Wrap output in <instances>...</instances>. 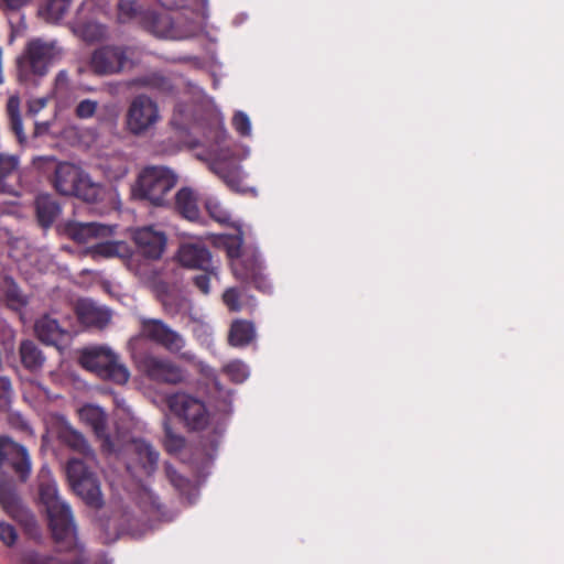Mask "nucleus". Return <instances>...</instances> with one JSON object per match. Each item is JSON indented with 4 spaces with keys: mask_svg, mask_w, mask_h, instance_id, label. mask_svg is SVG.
I'll list each match as a JSON object with an SVG mask.
<instances>
[{
    "mask_svg": "<svg viewBox=\"0 0 564 564\" xmlns=\"http://www.w3.org/2000/svg\"><path fill=\"white\" fill-rule=\"evenodd\" d=\"M39 495L41 502L45 506L50 528L59 549L68 551L76 547L77 532L72 509L59 497L56 482L48 471L41 474Z\"/></svg>",
    "mask_w": 564,
    "mask_h": 564,
    "instance_id": "f257e3e1",
    "label": "nucleus"
},
{
    "mask_svg": "<svg viewBox=\"0 0 564 564\" xmlns=\"http://www.w3.org/2000/svg\"><path fill=\"white\" fill-rule=\"evenodd\" d=\"M226 252L237 280L263 294L273 293V284L265 273V265L257 247L243 246L242 237L235 236L226 242Z\"/></svg>",
    "mask_w": 564,
    "mask_h": 564,
    "instance_id": "f03ea898",
    "label": "nucleus"
},
{
    "mask_svg": "<svg viewBox=\"0 0 564 564\" xmlns=\"http://www.w3.org/2000/svg\"><path fill=\"white\" fill-rule=\"evenodd\" d=\"M177 183L173 170L163 165L144 166L132 186L134 198L145 200L155 207L170 204V193Z\"/></svg>",
    "mask_w": 564,
    "mask_h": 564,
    "instance_id": "7ed1b4c3",
    "label": "nucleus"
},
{
    "mask_svg": "<svg viewBox=\"0 0 564 564\" xmlns=\"http://www.w3.org/2000/svg\"><path fill=\"white\" fill-rule=\"evenodd\" d=\"M134 351L130 357L135 368L152 381L177 384L185 380V371L167 358L142 350L140 340H134Z\"/></svg>",
    "mask_w": 564,
    "mask_h": 564,
    "instance_id": "20e7f679",
    "label": "nucleus"
},
{
    "mask_svg": "<svg viewBox=\"0 0 564 564\" xmlns=\"http://www.w3.org/2000/svg\"><path fill=\"white\" fill-rule=\"evenodd\" d=\"M134 340H140V347L145 351H151L149 341H153L174 354L180 352L185 346L182 335L158 318L142 319L140 333L128 341L130 354L134 351Z\"/></svg>",
    "mask_w": 564,
    "mask_h": 564,
    "instance_id": "39448f33",
    "label": "nucleus"
},
{
    "mask_svg": "<svg viewBox=\"0 0 564 564\" xmlns=\"http://www.w3.org/2000/svg\"><path fill=\"white\" fill-rule=\"evenodd\" d=\"M62 55L63 48L57 41L46 42L41 39L30 41L24 54L18 59L20 77H28L30 73L44 76L50 64L59 61Z\"/></svg>",
    "mask_w": 564,
    "mask_h": 564,
    "instance_id": "423d86ee",
    "label": "nucleus"
},
{
    "mask_svg": "<svg viewBox=\"0 0 564 564\" xmlns=\"http://www.w3.org/2000/svg\"><path fill=\"white\" fill-rule=\"evenodd\" d=\"M65 471L73 490L90 507H102V492L96 476L83 460L72 458L67 462Z\"/></svg>",
    "mask_w": 564,
    "mask_h": 564,
    "instance_id": "0eeeda50",
    "label": "nucleus"
},
{
    "mask_svg": "<svg viewBox=\"0 0 564 564\" xmlns=\"http://www.w3.org/2000/svg\"><path fill=\"white\" fill-rule=\"evenodd\" d=\"M167 405L188 431H202L208 424L207 406L198 398L187 393H174L167 398Z\"/></svg>",
    "mask_w": 564,
    "mask_h": 564,
    "instance_id": "6e6552de",
    "label": "nucleus"
},
{
    "mask_svg": "<svg viewBox=\"0 0 564 564\" xmlns=\"http://www.w3.org/2000/svg\"><path fill=\"white\" fill-rule=\"evenodd\" d=\"M0 503L4 511L24 528L29 535L40 536V529L34 514L23 503L14 485L9 480H0Z\"/></svg>",
    "mask_w": 564,
    "mask_h": 564,
    "instance_id": "1a4fd4ad",
    "label": "nucleus"
},
{
    "mask_svg": "<svg viewBox=\"0 0 564 564\" xmlns=\"http://www.w3.org/2000/svg\"><path fill=\"white\" fill-rule=\"evenodd\" d=\"M110 513L108 514V531H115V540L128 535L131 539H140L148 528L138 520L130 509L122 503L121 498L112 497L110 501Z\"/></svg>",
    "mask_w": 564,
    "mask_h": 564,
    "instance_id": "9d476101",
    "label": "nucleus"
},
{
    "mask_svg": "<svg viewBox=\"0 0 564 564\" xmlns=\"http://www.w3.org/2000/svg\"><path fill=\"white\" fill-rule=\"evenodd\" d=\"M132 239L137 253L149 261L160 260L167 245L165 231L154 225L135 228Z\"/></svg>",
    "mask_w": 564,
    "mask_h": 564,
    "instance_id": "9b49d317",
    "label": "nucleus"
},
{
    "mask_svg": "<svg viewBox=\"0 0 564 564\" xmlns=\"http://www.w3.org/2000/svg\"><path fill=\"white\" fill-rule=\"evenodd\" d=\"M210 171L216 174L231 191L240 194L250 193L257 196V189L243 184L245 172L242 166L234 158L218 154L209 163Z\"/></svg>",
    "mask_w": 564,
    "mask_h": 564,
    "instance_id": "f8f14e48",
    "label": "nucleus"
},
{
    "mask_svg": "<svg viewBox=\"0 0 564 564\" xmlns=\"http://www.w3.org/2000/svg\"><path fill=\"white\" fill-rule=\"evenodd\" d=\"M8 465L25 481L31 473L32 464L28 449L9 436H0V466Z\"/></svg>",
    "mask_w": 564,
    "mask_h": 564,
    "instance_id": "ddd939ff",
    "label": "nucleus"
},
{
    "mask_svg": "<svg viewBox=\"0 0 564 564\" xmlns=\"http://www.w3.org/2000/svg\"><path fill=\"white\" fill-rule=\"evenodd\" d=\"M159 119L158 105L148 96L133 99L128 111V127L134 134L147 131Z\"/></svg>",
    "mask_w": 564,
    "mask_h": 564,
    "instance_id": "4468645a",
    "label": "nucleus"
},
{
    "mask_svg": "<svg viewBox=\"0 0 564 564\" xmlns=\"http://www.w3.org/2000/svg\"><path fill=\"white\" fill-rule=\"evenodd\" d=\"M124 453L134 456L135 463L127 460L126 469L134 475L137 467H140L147 475H151L158 468L159 452L143 438H132L124 445Z\"/></svg>",
    "mask_w": 564,
    "mask_h": 564,
    "instance_id": "2eb2a0df",
    "label": "nucleus"
},
{
    "mask_svg": "<svg viewBox=\"0 0 564 564\" xmlns=\"http://www.w3.org/2000/svg\"><path fill=\"white\" fill-rule=\"evenodd\" d=\"M180 264L187 269L214 272L217 270L209 248L202 242L182 243L176 252Z\"/></svg>",
    "mask_w": 564,
    "mask_h": 564,
    "instance_id": "dca6fc26",
    "label": "nucleus"
},
{
    "mask_svg": "<svg viewBox=\"0 0 564 564\" xmlns=\"http://www.w3.org/2000/svg\"><path fill=\"white\" fill-rule=\"evenodd\" d=\"M67 234L74 240L82 243H90L94 240H100L88 249L93 258L106 257V226L98 223H74L67 227Z\"/></svg>",
    "mask_w": 564,
    "mask_h": 564,
    "instance_id": "f3484780",
    "label": "nucleus"
},
{
    "mask_svg": "<svg viewBox=\"0 0 564 564\" xmlns=\"http://www.w3.org/2000/svg\"><path fill=\"white\" fill-rule=\"evenodd\" d=\"M84 172L75 164L58 163L55 167L53 184L62 195H74L84 177Z\"/></svg>",
    "mask_w": 564,
    "mask_h": 564,
    "instance_id": "a211bd4d",
    "label": "nucleus"
},
{
    "mask_svg": "<svg viewBox=\"0 0 564 564\" xmlns=\"http://www.w3.org/2000/svg\"><path fill=\"white\" fill-rule=\"evenodd\" d=\"M144 28L158 37L180 40L187 35H180L174 26L173 19L169 14L147 11L142 14Z\"/></svg>",
    "mask_w": 564,
    "mask_h": 564,
    "instance_id": "6ab92c4d",
    "label": "nucleus"
},
{
    "mask_svg": "<svg viewBox=\"0 0 564 564\" xmlns=\"http://www.w3.org/2000/svg\"><path fill=\"white\" fill-rule=\"evenodd\" d=\"M221 435L223 431L215 429L208 435L200 437L198 445L193 452V462L197 465L198 469L204 470L213 465Z\"/></svg>",
    "mask_w": 564,
    "mask_h": 564,
    "instance_id": "aec40b11",
    "label": "nucleus"
},
{
    "mask_svg": "<svg viewBox=\"0 0 564 564\" xmlns=\"http://www.w3.org/2000/svg\"><path fill=\"white\" fill-rule=\"evenodd\" d=\"M131 85L149 89L162 97H174L177 89L172 79L161 72H150L131 80Z\"/></svg>",
    "mask_w": 564,
    "mask_h": 564,
    "instance_id": "412c9836",
    "label": "nucleus"
},
{
    "mask_svg": "<svg viewBox=\"0 0 564 564\" xmlns=\"http://www.w3.org/2000/svg\"><path fill=\"white\" fill-rule=\"evenodd\" d=\"M34 332L42 343L56 347L69 337L68 332L59 325L58 321L47 314L36 319Z\"/></svg>",
    "mask_w": 564,
    "mask_h": 564,
    "instance_id": "4be33fe9",
    "label": "nucleus"
},
{
    "mask_svg": "<svg viewBox=\"0 0 564 564\" xmlns=\"http://www.w3.org/2000/svg\"><path fill=\"white\" fill-rule=\"evenodd\" d=\"M58 438L64 445L82 454L87 460L95 462V453L85 436L70 424L65 423L59 426Z\"/></svg>",
    "mask_w": 564,
    "mask_h": 564,
    "instance_id": "5701e85b",
    "label": "nucleus"
},
{
    "mask_svg": "<svg viewBox=\"0 0 564 564\" xmlns=\"http://www.w3.org/2000/svg\"><path fill=\"white\" fill-rule=\"evenodd\" d=\"M257 336L253 322L236 318L231 322L228 330V344L235 348L249 346Z\"/></svg>",
    "mask_w": 564,
    "mask_h": 564,
    "instance_id": "b1692460",
    "label": "nucleus"
},
{
    "mask_svg": "<svg viewBox=\"0 0 564 564\" xmlns=\"http://www.w3.org/2000/svg\"><path fill=\"white\" fill-rule=\"evenodd\" d=\"M175 209L185 219L197 223L200 220V210L196 193L189 187H182L175 194Z\"/></svg>",
    "mask_w": 564,
    "mask_h": 564,
    "instance_id": "393cba45",
    "label": "nucleus"
},
{
    "mask_svg": "<svg viewBox=\"0 0 564 564\" xmlns=\"http://www.w3.org/2000/svg\"><path fill=\"white\" fill-rule=\"evenodd\" d=\"M80 420L106 444V413L100 405L87 403L79 411Z\"/></svg>",
    "mask_w": 564,
    "mask_h": 564,
    "instance_id": "a878e982",
    "label": "nucleus"
},
{
    "mask_svg": "<svg viewBox=\"0 0 564 564\" xmlns=\"http://www.w3.org/2000/svg\"><path fill=\"white\" fill-rule=\"evenodd\" d=\"M77 87L72 83L67 70L56 74L52 95L58 107L66 108L77 98Z\"/></svg>",
    "mask_w": 564,
    "mask_h": 564,
    "instance_id": "bb28decb",
    "label": "nucleus"
},
{
    "mask_svg": "<svg viewBox=\"0 0 564 564\" xmlns=\"http://www.w3.org/2000/svg\"><path fill=\"white\" fill-rule=\"evenodd\" d=\"M79 362L85 369L104 378L106 376V347L89 346L83 348Z\"/></svg>",
    "mask_w": 564,
    "mask_h": 564,
    "instance_id": "cd10ccee",
    "label": "nucleus"
},
{
    "mask_svg": "<svg viewBox=\"0 0 564 564\" xmlns=\"http://www.w3.org/2000/svg\"><path fill=\"white\" fill-rule=\"evenodd\" d=\"M73 33L87 44H97L102 41L106 29L102 22L75 19L72 25Z\"/></svg>",
    "mask_w": 564,
    "mask_h": 564,
    "instance_id": "c85d7f7f",
    "label": "nucleus"
},
{
    "mask_svg": "<svg viewBox=\"0 0 564 564\" xmlns=\"http://www.w3.org/2000/svg\"><path fill=\"white\" fill-rule=\"evenodd\" d=\"M75 311L78 321L85 326H96L102 328L105 322V312L89 299L77 301Z\"/></svg>",
    "mask_w": 564,
    "mask_h": 564,
    "instance_id": "c756f323",
    "label": "nucleus"
},
{
    "mask_svg": "<svg viewBox=\"0 0 564 564\" xmlns=\"http://www.w3.org/2000/svg\"><path fill=\"white\" fill-rule=\"evenodd\" d=\"M19 355L23 367L32 372L40 371L46 360L43 351L30 339L20 343Z\"/></svg>",
    "mask_w": 564,
    "mask_h": 564,
    "instance_id": "7c9ffc66",
    "label": "nucleus"
},
{
    "mask_svg": "<svg viewBox=\"0 0 564 564\" xmlns=\"http://www.w3.org/2000/svg\"><path fill=\"white\" fill-rule=\"evenodd\" d=\"M133 50L129 46L108 45V74L120 73L134 66Z\"/></svg>",
    "mask_w": 564,
    "mask_h": 564,
    "instance_id": "2f4dec72",
    "label": "nucleus"
},
{
    "mask_svg": "<svg viewBox=\"0 0 564 564\" xmlns=\"http://www.w3.org/2000/svg\"><path fill=\"white\" fill-rule=\"evenodd\" d=\"M36 215L42 227H50L61 213L58 203L50 195H40L35 200Z\"/></svg>",
    "mask_w": 564,
    "mask_h": 564,
    "instance_id": "473e14b6",
    "label": "nucleus"
},
{
    "mask_svg": "<svg viewBox=\"0 0 564 564\" xmlns=\"http://www.w3.org/2000/svg\"><path fill=\"white\" fill-rule=\"evenodd\" d=\"M2 290L4 300L10 310L20 312L29 304V297L21 291L11 276H4Z\"/></svg>",
    "mask_w": 564,
    "mask_h": 564,
    "instance_id": "72a5a7b5",
    "label": "nucleus"
},
{
    "mask_svg": "<svg viewBox=\"0 0 564 564\" xmlns=\"http://www.w3.org/2000/svg\"><path fill=\"white\" fill-rule=\"evenodd\" d=\"M74 0H45L39 9V15L48 23H57L69 11Z\"/></svg>",
    "mask_w": 564,
    "mask_h": 564,
    "instance_id": "f704fd0d",
    "label": "nucleus"
},
{
    "mask_svg": "<svg viewBox=\"0 0 564 564\" xmlns=\"http://www.w3.org/2000/svg\"><path fill=\"white\" fill-rule=\"evenodd\" d=\"M166 474L173 487L181 496L187 499L188 503L192 505L197 500L199 495L198 488L189 479L182 476L173 467H167Z\"/></svg>",
    "mask_w": 564,
    "mask_h": 564,
    "instance_id": "c9c22d12",
    "label": "nucleus"
},
{
    "mask_svg": "<svg viewBox=\"0 0 564 564\" xmlns=\"http://www.w3.org/2000/svg\"><path fill=\"white\" fill-rule=\"evenodd\" d=\"M20 160L18 155L0 153V193H11L7 180L19 175Z\"/></svg>",
    "mask_w": 564,
    "mask_h": 564,
    "instance_id": "e433bc0d",
    "label": "nucleus"
},
{
    "mask_svg": "<svg viewBox=\"0 0 564 564\" xmlns=\"http://www.w3.org/2000/svg\"><path fill=\"white\" fill-rule=\"evenodd\" d=\"M130 376V370L120 356L108 347V381L122 386L129 381Z\"/></svg>",
    "mask_w": 564,
    "mask_h": 564,
    "instance_id": "4c0bfd02",
    "label": "nucleus"
},
{
    "mask_svg": "<svg viewBox=\"0 0 564 564\" xmlns=\"http://www.w3.org/2000/svg\"><path fill=\"white\" fill-rule=\"evenodd\" d=\"M75 19L102 22L106 19V0H85L76 11Z\"/></svg>",
    "mask_w": 564,
    "mask_h": 564,
    "instance_id": "58836bf2",
    "label": "nucleus"
},
{
    "mask_svg": "<svg viewBox=\"0 0 564 564\" xmlns=\"http://www.w3.org/2000/svg\"><path fill=\"white\" fill-rule=\"evenodd\" d=\"M7 113L11 130L17 135L19 143L24 144L26 142V135L23 131V123L20 115V99L18 96H11L8 99Z\"/></svg>",
    "mask_w": 564,
    "mask_h": 564,
    "instance_id": "ea45409f",
    "label": "nucleus"
},
{
    "mask_svg": "<svg viewBox=\"0 0 564 564\" xmlns=\"http://www.w3.org/2000/svg\"><path fill=\"white\" fill-rule=\"evenodd\" d=\"M104 188L100 184L94 183L88 175H84L78 192L74 194L88 203H95L102 195Z\"/></svg>",
    "mask_w": 564,
    "mask_h": 564,
    "instance_id": "a19ab883",
    "label": "nucleus"
},
{
    "mask_svg": "<svg viewBox=\"0 0 564 564\" xmlns=\"http://www.w3.org/2000/svg\"><path fill=\"white\" fill-rule=\"evenodd\" d=\"M164 429V447L171 454L180 453L186 444L183 435L174 433L167 420L163 422Z\"/></svg>",
    "mask_w": 564,
    "mask_h": 564,
    "instance_id": "79ce46f5",
    "label": "nucleus"
},
{
    "mask_svg": "<svg viewBox=\"0 0 564 564\" xmlns=\"http://www.w3.org/2000/svg\"><path fill=\"white\" fill-rule=\"evenodd\" d=\"M223 370L234 383L245 382L250 375L248 365L238 359L228 362Z\"/></svg>",
    "mask_w": 564,
    "mask_h": 564,
    "instance_id": "37998d69",
    "label": "nucleus"
},
{
    "mask_svg": "<svg viewBox=\"0 0 564 564\" xmlns=\"http://www.w3.org/2000/svg\"><path fill=\"white\" fill-rule=\"evenodd\" d=\"M205 137L207 140H212L215 144L221 145L228 138V132L225 128L224 121L221 119L214 118L205 132Z\"/></svg>",
    "mask_w": 564,
    "mask_h": 564,
    "instance_id": "c03bdc74",
    "label": "nucleus"
},
{
    "mask_svg": "<svg viewBox=\"0 0 564 564\" xmlns=\"http://www.w3.org/2000/svg\"><path fill=\"white\" fill-rule=\"evenodd\" d=\"M22 564H68L67 562L36 551H28L22 556Z\"/></svg>",
    "mask_w": 564,
    "mask_h": 564,
    "instance_id": "a18cd8bd",
    "label": "nucleus"
},
{
    "mask_svg": "<svg viewBox=\"0 0 564 564\" xmlns=\"http://www.w3.org/2000/svg\"><path fill=\"white\" fill-rule=\"evenodd\" d=\"M205 207L209 216L219 224H229L231 220L230 213L225 209L221 204L216 199H207Z\"/></svg>",
    "mask_w": 564,
    "mask_h": 564,
    "instance_id": "49530a36",
    "label": "nucleus"
},
{
    "mask_svg": "<svg viewBox=\"0 0 564 564\" xmlns=\"http://www.w3.org/2000/svg\"><path fill=\"white\" fill-rule=\"evenodd\" d=\"M117 8L118 20L121 23H126L135 18L139 12L138 3L134 0H118Z\"/></svg>",
    "mask_w": 564,
    "mask_h": 564,
    "instance_id": "de8ad7c7",
    "label": "nucleus"
},
{
    "mask_svg": "<svg viewBox=\"0 0 564 564\" xmlns=\"http://www.w3.org/2000/svg\"><path fill=\"white\" fill-rule=\"evenodd\" d=\"M12 384L8 377H0V412H8L12 402Z\"/></svg>",
    "mask_w": 564,
    "mask_h": 564,
    "instance_id": "09e8293b",
    "label": "nucleus"
},
{
    "mask_svg": "<svg viewBox=\"0 0 564 564\" xmlns=\"http://www.w3.org/2000/svg\"><path fill=\"white\" fill-rule=\"evenodd\" d=\"M232 127L241 137H249L251 133V122L248 115L243 111H236L232 117Z\"/></svg>",
    "mask_w": 564,
    "mask_h": 564,
    "instance_id": "8fccbe9b",
    "label": "nucleus"
},
{
    "mask_svg": "<svg viewBox=\"0 0 564 564\" xmlns=\"http://www.w3.org/2000/svg\"><path fill=\"white\" fill-rule=\"evenodd\" d=\"M223 301L230 312H240L242 305L240 303V293L236 288L227 289L223 294Z\"/></svg>",
    "mask_w": 564,
    "mask_h": 564,
    "instance_id": "3c124183",
    "label": "nucleus"
},
{
    "mask_svg": "<svg viewBox=\"0 0 564 564\" xmlns=\"http://www.w3.org/2000/svg\"><path fill=\"white\" fill-rule=\"evenodd\" d=\"M98 108V102L93 99L82 100L75 108V115L79 119L91 118Z\"/></svg>",
    "mask_w": 564,
    "mask_h": 564,
    "instance_id": "603ef678",
    "label": "nucleus"
},
{
    "mask_svg": "<svg viewBox=\"0 0 564 564\" xmlns=\"http://www.w3.org/2000/svg\"><path fill=\"white\" fill-rule=\"evenodd\" d=\"M163 305L166 311H170L172 313H178L181 310L185 307H191L192 302L186 297H174L171 295H166V297L163 300Z\"/></svg>",
    "mask_w": 564,
    "mask_h": 564,
    "instance_id": "864d4df0",
    "label": "nucleus"
},
{
    "mask_svg": "<svg viewBox=\"0 0 564 564\" xmlns=\"http://www.w3.org/2000/svg\"><path fill=\"white\" fill-rule=\"evenodd\" d=\"M90 66L93 70L98 75L106 74V51L100 47L97 48L91 56Z\"/></svg>",
    "mask_w": 564,
    "mask_h": 564,
    "instance_id": "5fc2aeb1",
    "label": "nucleus"
},
{
    "mask_svg": "<svg viewBox=\"0 0 564 564\" xmlns=\"http://www.w3.org/2000/svg\"><path fill=\"white\" fill-rule=\"evenodd\" d=\"M18 534L13 525L0 522V540L7 545L12 546L17 542Z\"/></svg>",
    "mask_w": 564,
    "mask_h": 564,
    "instance_id": "6e6d98bb",
    "label": "nucleus"
},
{
    "mask_svg": "<svg viewBox=\"0 0 564 564\" xmlns=\"http://www.w3.org/2000/svg\"><path fill=\"white\" fill-rule=\"evenodd\" d=\"M214 272H204L202 274L195 275L193 278L194 285L204 294L208 295L210 293V274H215Z\"/></svg>",
    "mask_w": 564,
    "mask_h": 564,
    "instance_id": "4d7b16f0",
    "label": "nucleus"
},
{
    "mask_svg": "<svg viewBox=\"0 0 564 564\" xmlns=\"http://www.w3.org/2000/svg\"><path fill=\"white\" fill-rule=\"evenodd\" d=\"M129 253H130V249L126 242L108 241V258H111V257L124 258Z\"/></svg>",
    "mask_w": 564,
    "mask_h": 564,
    "instance_id": "13d9d810",
    "label": "nucleus"
},
{
    "mask_svg": "<svg viewBox=\"0 0 564 564\" xmlns=\"http://www.w3.org/2000/svg\"><path fill=\"white\" fill-rule=\"evenodd\" d=\"M8 422L13 429L21 430V431L29 430V423L23 417V415L20 414L19 412H11L9 410L8 411Z\"/></svg>",
    "mask_w": 564,
    "mask_h": 564,
    "instance_id": "bf43d9fd",
    "label": "nucleus"
},
{
    "mask_svg": "<svg viewBox=\"0 0 564 564\" xmlns=\"http://www.w3.org/2000/svg\"><path fill=\"white\" fill-rule=\"evenodd\" d=\"M30 2L31 0H0V8L3 11H19Z\"/></svg>",
    "mask_w": 564,
    "mask_h": 564,
    "instance_id": "052dcab7",
    "label": "nucleus"
},
{
    "mask_svg": "<svg viewBox=\"0 0 564 564\" xmlns=\"http://www.w3.org/2000/svg\"><path fill=\"white\" fill-rule=\"evenodd\" d=\"M186 112V106L183 102H177L174 107L173 117L171 119V123L177 130H185V126L178 121V117H183Z\"/></svg>",
    "mask_w": 564,
    "mask_h": 564,
    "instance_id": "680f3d73",
    "label": "nucleus"
},
{
    "mask_svg": "<svg viewBox=\"0 0 564 564\" xmlns=\"http://www.w3.org/2000/svg\"><path fill=\"white\" fill-rule=\"evenodd\" d=\"M46 98H39L29 102L28 111L31 115H36L46 106Z\"/></svg>",
    "mask_w": 564,
    "mask_h": 564,
    "instance_id": "e2e57ef3",
    "label": "nucleus"
},
{
    "mask_svg": "<svg viewBox=\"0 0 564 564\" xmlns=\"http://www.w3.org/2000/svg\"><path fill=\"white\" fill-rule=\"evenodd\" d=\"M214 387L216 391L224 397L225 402L230 405L232 401L231 391L226 390L217 379L214 380Z\"/></svg>",
    "mask_w": 564,
    "mask_h": 564,
    "instance_id": "0e129e2a",
    "label": "nucleus"
},
{
    "mask_svg": "<svg viewBox=\"0 0 564 564\" xmlns=\"http://www.w3.org/2000/svg\"><path fill=\"white\" fill-rule=\"evenodd\" d=\"M50 129H51L50 121L35 122L33 134H34V137H41V135L48 133Z\"/></svg>",
    "mask_w": 564,
    "mask_h": 564,
    "instance_id": "69168bd1",
    "label": "nucleus"
},
{
    "mask_svg": "<svg viewBox=\"0 0 564 564\" xmlns=\"http://www.w3.org/2000/svg\"><path fill=\"white\" fill-rule=\"evenodd\" d=\"M158 1L163 8L167 9V10H173V9L180 7V3L182 0H158Z\"/></svg>",
    "mask_w": 564,
    "mask_h": 564,
    "instance_id": "338daca9",
    "label": "nucleus"
},
{
    "mask_svg": "<svg viewBox=\"0 0 564 564\" xmlns=\"http://www.w3.org/2000/svg\"><path fill=\"white\" fill-rule=\"evenodd\" d=\"M108 394L113 395V402L117 408L122 409L124 411L128 410L123 398H119V395L112 392L110 389H108Z\"/></svg>",
    "mask_w": 564,
    "mask_h": 564,
    "instance_id": "774afa93",
    "label": "nucleus"
}]
</instances>
